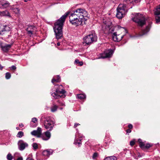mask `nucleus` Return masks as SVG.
I'll return each mask as SVG.
<instances>
[{
	"instance_id": "obj_1",
	"label": "nucleus",
	"mask_w": 160,
	"mask_h": 160,
	"mask_svg": "<svg viewBox=\"0 0 160 160\" xmlns=\"http://www.w3.org/2000/svg\"><path fill=\"white\" fill-rule=\"evenodd\" d=\"M88 12L85 9L78 8L71 12L69 17L70 22L76 26L82 24L84 20L86 21L88 18Z\"/></svg>"
},
{
	"instance_id": "obj_2",
	"label": "nucleus",
	"mask_w": 160,
	"mask_h": 160,
	"mask_svg": "<svg viewBox=\"0 0 160 160\" xmlns=\"http://www.w3.org/2000/svg\"><path fill=\"white\" fill-rule=\"evenodd\" d=\"M69 12H67L62 15L55 23L53 28L57 39H61L62 37V29L63 23L66 18L68 17Z\"/></svg>"
},
{
	"instance_id": "obj_3",
	"label": "nucleus",
	"mask_w": 160,
	"mask_h": 160,
	"mask_svg": "<svg viewBox=\"0 0 160 160\" xmlns=\"http://www.w3.org/2000/svg\"><path fill=\"white\" fill-rule=\"evenodd\" d=\"M41 122L43 124V126L46 129L49 131H51L52 129L55 122L52 120L50 117H42Z\"/></svg>"
},
{
	"instance_id": "obj_4",
	"label": "nucleus",
	"mask_w": 160,
	"mask_h": 160,
	"mask_svg": "<svg viewBox=\"0 0 160 160\" xmlns=\"http://www.w3.org/2000/svg\"><path fill=\"white\" fill-rule=\"evenodd\" d=\"M117 10L116 17L119 19L124 17L128 11L126 5L124 4H119Z\"/></svg>"
},
{
	"instance_id": "obj_5",
	"label": "nucleus",
	"mask_w": 160,
	"mask_h": 160,
	"mask_svg": "<svg viewBox=\"0 0 160 160\" xmlns=\"http://www.w3.org/2000/svg\"><path fill=\"white\" fill-rule=\"evenodd\" d=\"M97 37L94 31H92L84 38V42L87 44H89L97 41Z\"/></svg>"
},
{
	"instance_id": "obj_6",
	"label": "nucleus",
	"mask_w": 160,
	"mask_h": 160,
	"mask_svg": "<svg viewBox=\"0 0 160 160\" xmlns=\"http://www.w3.org/2000/svg\"><path fill=\"white\" fill-rule=\"evenodd\" d=\"M132 20L140 26H143L145 23L146 20L144 16L139 13L136 14L135 17L132 18Z\"/></svg>"
},
{
	"instance_id": "obj_7",
	"label": "nucleus",
	"mask_w": 160,
	"mask_h": 160,
	"mask_svg": "<svg viewBox=\"0 0 160 160\" xmlns=\"http://www.w3.org/2000/svg\"><path fill=\"white\" fill-rule=\"evenodd\" d=\"M11 28L8 26L0 25V36L7 37L9 36L8 34L10 31Z\"/></svg>"
},
{
	"instance_id": "obj_8",
	"label": "nucleus",
	"mask_w": 160,
	"mask_h": 160,
	"mask_svg": "<svg viewBox=\"0 0 160 160\" xmlns=\"http://www.w3.org/2000/svg\"><path fill=\"white\" fill-rule=\"evenodd\" d=\"M113 53L112 50H106L103 53L100 54L99 58H104L111 57Z\"/></svg>"
},
{
	"instance_id": "obj_9",
	"label": "nucleus",
	"mask_w": 160,
	"mask_h": 160,
	"mask_svg": "<svg viewBox=\"0 0 160 160\" xmlns=\"http://www.w3.org/2000/svg\"><path fill=\"white\" fill-rule=\"evenodd\" d=\"M18 149L20 151H23L28 146V144L22 140H20L18 143Z\"/></svg>"
},
{
	"instance_id": "obj_10",
	"label": "nucleus",
	"mask_w": 160,
	"mask_h": 160,
	"mask_svg": "<svg viewBox=\"0 0 160 160\" xmlns=\"http://www.w3.org/2000/svg\"><path fill=\"white\" fill-rule=\"evenodd\" d=\"M26 31L27 32V34L30 36H31L36 32L37 28L33 25H28L26 29Z\"/></svg>"
},
{
	"instance_id": "obj_11",
	"label": "nucleus",
	"mask_w": 160,
	"mask_h": 160,
	"mask_svg": "<svg viewBox=\"0 0 160 160\" xmlns=\"http://www.w3.org/2000/svg\"><path fill=\"white\" fill-rule=\"evenodd\" d=\"M156 23H159L160 22V5L156 9L154 12Z\"/></svg>"
},
{
	"instance_id": "obj_12",
	"label": "nucleus",
	"mask_w": 160,
	"mask_h": 160,
	"mask_svg": "<svg viewBox=\"0 0 160 160\" xmlns=\"http://www.w3.org/2000/svg\"><path fill=\"white\" fill-rule=\"evenodd\" d=\"M152 23V22L151 21H150L149 22L148 25L146 27L145 29L142 30L141 32H139L138 36H142L143 35L147 34L150 30Z\"/></svg>"
},
{
	"instance_id": "obj_13",
	"label": "nucleus",
	"mask_w": 160,
	"mask_h": 160,
	"mask_svg": "<svg viewBox=\"0 0 160 160\" xmlns=\"http://www.w3.org/2000/svg\"><path fill=\"white\" fill-rule=\"evenodd\" d=\"M56 91L53 93H52V96L55 98H59L61 97V96L59 95V92H60V90L58 88V87L59 88H60V87H62V85L58 86V85H55Z\"/></svg>"
},
{
	"instance_id": "obj_14",
	"label": "nucleus",
	"mask_w": 160,
	"mask_h": 160,
	"mask_svg": "<svg viewBox=\"0 0 160 160\" xmlns=\"http://www.w3.org/2000/svg\"><path fill=\"white\" fill-rule=\"evenodd\" d=\"M31 134L38 138H40L42 135V129L41 128L38 127L36 130H33L31 132Z\"/></svg>"
},
{
	"instance_id": "obj_15",
	"label": "nucleus",
	"mask_w": 160,
	"mask_h": 160,
	"mask_svg": "<svg viewBox=\"0 0 160 160\" xmlns=\"http://www.w3.org/2000/svg\"><path fill=\"white\" fill-rule=\"evenodd\" d=\"M123 36H121L120 35H118L116 32H114L112 35V38L113 40L116 42H118L120 41L122 38Z\"/></svg>"
},
{
	"instance_id": "obj_16",
	"label": "nucleus",
	"mask_w": 160,
	"mask_h": 160,
	"mask_svg": "<svg viewBox=\"0 0 160 160\" xmlns=\"http://www.w3.org/2000/svg\"><path fill=\"white\" fill-rule=\"evenodd\" d=\"M0 45L2 50L4 52H7L11 48V44H6L3 45L2 42H0Z\"/></svg>"
},
{
	"instance_id": "obj_17",
	"label": "nucleus",
	"mask_w": 160,
	"mask_h": 160,
	"mask_svg": "<svg viewBox=\"0 0 160 160\" xmlns=\"http://www.w3.org/2000/svg\"><path fill=\"white\" fill-rule=\"evenodd\" d=\"M0 5L2 6L1 7H0V8H7L9 6L10 3L7 1H0Z\"/></svg>"
},
{
	"instance_id": "obj_18",
	"label": "nucleus",
	"mask_w": 160,
	"mask_h": 160,
	"mask_svg": "<svg viewBox=\"0 0 160 160\" xmlns=\"http://www.w3.org/2000/svg\"><path fill=\"white\" fill-rule=\"evenodd\" d=\"M0 16H5L8 18L11 17L10 13L7 10H5L2 12L0 11Z\"/></svg>"
},
{
	"instance_id": "obj_19",
	"label": "nucleus",
	"mask_w": 160,
	"mask_h": 160,
	"mask_svg": "<svg viewBox=\"0 0 160 160\" xmlns=\"http://www.w3.org/2000/svg\"><path fill=\"white\" fill-rule=\"evenodd\" d=\"M52 150H44L42 152V154L43 156L48 157L50 155L52 154Z\"/></svg>"
},
{
	"instance_id": "obj_20",
	"label": "nucleus",
	"mask_w": 160,
	"mask_h": 160,
	"mask_svg": "<svg viewBox=\"0 0 160 160\" xmlns=\"http://www.w3.org/2000/svg\"><path fill=\"white\" fill-rule=\"evenodd\" d=\"M10 9L12 10L15 13H18L20 12V9L18 8H14L11 6Z\"/></svg>"
},
{
	"instance_id": "obj_21",
	"label": "nucleus",
	"mask_w": 160,
	"mask_h": 160,
	"mask_svg": "<svg viewBox=\"0 0 160 160\" xmlns=\"http://www.w3.org/2000/svg\"><path fill=\"white\" fill-rule=\"evenodd\" d=\"M56 79H55V77H54L52 79V82L53 83L54 82H59L60 81V78L59 75L56 76Z\"/></svg>"
},
{
	"instance_id": "obj_22",
	"label": "nucleus",
	"mask_w": 160,
	"mask_h": 160,
	"mask_svg": "<svg viewBox=\"0 0 160 160\" xmlns=\"http://www.w3.org/2000/svg\"><path fill=\"white\" fill-rule=\"evenodd\" d=\"M44 135L47 138V139H46V140H48L51 137V133L48 130V131L44 132Z\"/></svg>"
},
{
	"instance_id": "obj_23",
	"label": "nucleus",
	"mask_w": 160,
	"mask_h": 160,
	"mask_svg": "<svg viewBox=\"0 0 160 160\" xmlns=\"http://www.w3.org/2000/svg\"><path fill=\"white\" fill-rule=\"evenodd\" d=\"M117 158L116 157L112 156L106 157L104 159V160H117Z\"/></svg>"
},
{
	"instance_id": "obj_24",
	"label": "nucleus",
	"mask_w": 160,
	"mask_h": 160,
	"mask_svg": "<svg viewBox=\"0 0 160 160\" xmlns=\"http://www.w3.org/2000/svg\"><path fill=\"white\" fill-rule=\"evenodd\" d=\"M86 96L84 94H79L77 95V97L78 98L82 99L86 98Z\"/></svg>"
},
{
	"instance_id": "obj_25",
	"label": "nucleus",
	"mask_w": 160,
	"mask_h": 160,
	"mask_svg": "<svg viewBox=\"0 0 160 160\" xmlns=\"http://www.w3.org/2000/svg\"><path fill=\"white\" fill-rule=\"evenodd\" d=\"M58 107L56 105H54L51 108V111L52 112L56 111Z\"/></svg>"
},
{
	"instance_id": "obj_26",
	"label": "nucleus",
	"mask_w": 160,
	"mask_h": 160,
	"mask_svg": "<svg viewBox=\"0 0 160 160\" xmlns=\"http://www.w3.org/2000/svg\"><path fill=\"white\" fill-rule=\"evenodd\" d=\"M13 158V157L10 153H9L7 155V159L8 160H12Z\"/></svg>"
},
{
	"instance_id": "obj_27",
	"label": "nucleus",
	"mask_w": 160,
	"mask_h": 160,
	"mask_svg": "<svg viewBox=\"0 0 160 160\" xmlns=\"http://www.w3.org/2000/svg\"><path fill=\"white\" fill-rule=\"evenodd\" d=\"M81 139L79 140L76 139L74 142V143L75 144H78L79 146L81 144Z\"/></svg>"
},
{
	"instance_id": "obj_28",
	"label": "nucleus",
	"mask_w": 160,
	"mask_h": 160,
	"mask_svg": "<svg viewBox=\"0 0 160 160\" xmlns=\"http://www.w3.org/2000/svg\"><path fill=\"white\" fill-rule=\"evenodd\" d=\"M23 132L22 131H20L18 133L17 137L19 138H21L23 136Z\"/></svg>"
},
{
	"instance_id": "obj_29",
	"label": "nucleus",
	"mask_w": 160,
	"mask_h": 160,
	"mask_svg": "<svg viewBox=\"0 0 160 160\" xmlns=\"http://www.w3.org/2000/svg\"><path fill=\"white\" fill-rule=\"evenodd\" d=\"M33 149L36 150L38 148V145L36 143H34L32 144Z\"/></svg>"
},
{
	"instance_id": "obj_30",
	"label": "nucleus",
	"mask_w": 160,
	"mask_h": 160,
	"mask_svg": "<svg viewBox=\"0 0 160 160\" xmlns=\"http://www.w3.org/2000/svg\"><path fill=\"white\" fill-rule=\"evenodd\" d=\"M139 146L142 148H145V144L142 142H140Z\"/></svg>"
},
{
	"instance_id": "obj_31",
	"label": "nucleus",
	"mask_w": 160,
	"mask_h": 160,
	"mask_svg": "<svg viewBox=\"0 0 160 160\" xmlns=\"http://www.w3.org/2000/svg\"><path fill=\"white\" fill-rule=\"evenodd\" d=\"M11 76L10 73L9 72H7L6 73L5 75V77L7 79H9Z\"/></svg>"
},
{
	"instance_id": "obj_32",
	"label": "nucleus",
	"mask_w": 160,
	"mask_h": 160,
	"mask_svg": "<svg viewBox=\"0 0 160 160\" xmlns=\"http://www.w3.org/2000/svg\"><path fill=\"white\" fill-rule=\"evenodd\" d=\"M98 154L97 152H95L93 153L92 155V158L93 159H94L98 157Z\"/></svg>"
},
{
	"instance_id": "obj_33",
	"label": "nucleus",
	"mask_w": 160,
	"mask_h": 160,
	"mask_svg": "<svg viewBox=\"0 0 160 160\" xmlns=\"http://www.w3.org/2000/svg\"><path fill=\"white\" fill-rule=\"evenodd\" d=\"M143 155V154L141 155L139 153H138L137 155V156H136L135 157H134V158L135 159H138V158L142 157Z\"/></svg>"
},
{
	"instance_id": "obj_34",
	"label": "nucleus",
	"mask_w": 160,
	"mask_h": 160,
	"mask_svg": "<svg viewBox=\"0 0 160 160\" xmlns=\"http://www.w3.org/2000/svg\"><path fill=\"white\" fill-rule=\"evenodd\" d=\"M151 145L149 143H148L146 145L145 144V148L148 149L150 148Z\"/></svg>"
},
{
	"instance_id": "obj_35",
	"label": "nucleus",
	"mask_w": 160,
	"mask_h": 160,
	"mask_svg": "<svg viewBox=\"0 0 160 160\" xmlns=\"http://www.w3.org/2000/svg\"><path fill=\"white\" fill-rule=\"evenodd\" d=\"M41 137L42 138V139L43 140H46V141L47 140H46V139H47V138L46 137H45V135H42V134L41 136Z\"/></svg>"
},
{
	"instance_id": "obj_36",
	"label": "nucleus",
	"mask_w": 160,
	"mask_h": 160,
	"mask_svg": "<svg viewBox=\"0 0 160 160\" xmlns=\"http://www.w3.org/2000/svg\"><path fill=\"white\" fill-rule=\"evenodd\" d=\"M135 144V141L134 140L131 141L130 142V144L131 146H132L134 145Z\"/></svg>"
},
{
	"instance_id": "obj_37",
	"label": "nucleus",
	"mask_w": 160,
	"mask_h": 160,
	"mask_svg": "<svg viewBox=\"0 0 160 160\" xmlns=\"http://www.w3.org/2000/svg\"><path fill=\"white\" fill-rule=\"evenodd\" d=\"M10 68L11 70H15L16 69V67L14 65L12 66L11 67H10Z\"/></svg>"
},
{
	"instance_id": "obj_38",
	"label": "nucleus",
	"mask_w": 160,
	"mask_h": 160,
	"mask_svg": "<svg viewBox=\"0 0 160 160\" xmlns=\"http://www.w3.org/2000/svg\"><path fill=\"white\" fill-rule=\"evenodd\" d=\"M37 121V119L35 118H34L32 119V122L35 123Z\"/></svg>"
},
{
	"instance_id": "obj_39",
	"label": "nucleus",
	"mask_w": 160,
	"mask_h": 160,
	"mask_svg": "<svg viewBox=\"0 0 160 160\" xmlns=\"http://www.w3.org/2000/svg\"><path fill=\"white\" fill-rule=\"evenodd\" d=\"M66 92V91L63 89H62L61 91L60 90L59 93L64 94Z\"/></svg>"
},
{
	"instance_id": "obj_40",
	"label": "nucleus",
	"mask_w": 160,
	"mask_h": 160,
	"mask_svg": "<svg viewBox=\"0 0 160 160\" xmlns=\"http://www.w3.org/2000/svg\"><path fill=\"white\" fill-rule=\"evenodd\" d=\"M79 125H80V124H79V123H75L74 124V128L77 127Z\"/></svg>"
},
{
	"instance_id": "obj_41",
	"label": "nucleus",
	"mask_w": 160,
	"mask_h": 160,
	"mask_svg": "<svg viewBox=\"0 0 160 160\" xmlns=\"http://www.w3.org/2000/svg\"><path fill=\"white\" fill-rule=\"evenodd\" d=\"M17 160H23V159L22 157H20L18 158Z\"/></svg>"
},
{
	"instance_id": "obj_42",
	"label": "nucleus",
	"mask_w": 160,
	"mask_h": 160,
	"mask_svg": "<svg viewBox=\"0 0 160 160\" xmlns=\"http://www.w3.org/2000/svg\"><path fill=\"white\" fill-rule=\"evenodd\" d=\"M132 125L131 124H129L128 125V127L130 129H132Z\"/></svg>"
},
{
	"instance_id": "obj_43",
	"label": "nucleus",
	"mask_w": 160,
	"mask_h": 160,
	"mask_svg": "<svg viewBox=\"0 0 160 160\" xmlns=\"http://www.w3.org/2000/svg\"><path fill=\"white\" fill-rule=\"evenodd\" d=\"M127 133H129L131 132V131L130 129H128L126 130Z\"/></svg>"
},
{
	"instance_id": "obj_44",
	"label": "nucleus",
	"mask_w": 160,
	"mask_h": 160,
	"mask_svg": "<svg viewBox=\"0 0 160 160\" xmlns=\"http://www.w3.org/2000/svg\"><path fill=\"white\" fill-rule=\"evenodd\" d=\"M26 160H34V159L30 157L27 158Z\"/></svg>"
},
{
	"instance_id": "obj_45",
	"label": "nucleus",
	"mask_w": 160,
	"mask_h": 160,
	"mask_svg": "<svg viewBox=\"0 0 160 160\" xmlns=\"http://www.w3.org/2000/svg\"><path fill=\"white\" fill-rule=\"evenodd\" d=\"M79 62V60L78 59H76L75 61V63L77 64Z\"/></svg>"
},
{
	"instance_id": "obj_46",
	"label": "nucleus",
	"mask_w": 160,
	"mask_h": 160,
	"mask_svg": "<svg viewBox=\"0 0 160 160\" xmlns=\"http://www.w3.org/2000/svg\"><path fill=\"white\" fill-rule=\"evenodd\" d=\"M78 64H79V65L80 66H82L83 64V63L82 62H79Z\"/></svg>"
},
{
	"instance_id": "obj_47",
	"label": "nucleus",
	"mask_w": 160,
	"mask_h": 160,
	"mask_svg": "<svg viewBox=\"0 0 160 160\" xmlns=\"http://www.w3.org/2000/svg\"><path fill=\"white\" fill-rule=\"evenodd\" d=\"M19 127H20L22 128V127H23V124H22L21 123V124H19Z\"/></svg>"
},
{
	"instance_id": "obj_48",
	"label": "nucleus",
	"mask_w": 160,
	"mask_h": 160,
	"mask_svg": "<svg viewBox=\"0 0 160 160\" xmlns=\"http://www.w3.org/2000/svg\"><path fill=\"white\" fill-rule=\"evenodd\" d=\"M62 106H65V104L64 103H63V102H61V103L60 104Z\"/></svg>"
},
{
	"instance_id": "obj_49",
	"label": "nucleus",
	"mask_w": 160,
	"mask_h": 160,
	"mask_svg": "<svg viewBox=\"0 0 160 160\" xmlns=\"http://www.w3.org/2000/svg\"><path fill=\"white\" fill-rule=\"evenodd\" d=\"M138 142H139V143H140V142H142V140L141 139H138Z\"/></svg>"
},
{
	"instance_id": "obj_50",
	"label": "nucleus",
	"mask_w": 160,
	"mask_h": 160,
	"mask_svg": "<svg viewBox=\"0 0 160 160\" xmlns=\"http://www.w3.org/2000/svg\"><path fill=\"white\" fill-rule=\"evenodd\" d=\"M3 68V67L0 64V69H2Z\"/></svg>"
},
{
	"instance_id": "obj_51",
	"label": "nucleus",
	"mask_w": 160,
	"mask_h": 160,
	"mask_svg": "<svg viewBox=\"0 0 160 160\" xmlns=\"http://www.w3.org/2000/svg\"><path fill=\"white\" fill-rule=\"evenodd\" d=\"M57 45H58V46H59L60 45V42H58V43H57Z\"/></svg>"
},
{
	"instance_id": "obj_52",
	"label": "nucleus",
	"mask_w": 160,
	"mask_h": 160,
	"mask_svg": "<svg viewBox=\"0 0 160 160\" xmlns=\"http://www.w3.org/2000/svg\"><path fill=\"white\" fill-rule=\"evenodd\" d=\"M16 129H17V130H19V128L18 127H17L16 128Z\"/></svg>"
},
{
	"instance_id": "obj_53",
	"label": "nucleus",
	"mask_w": 160,
	"mask_h": 160,
	"mask_svg": "<svg viewBox=\"0 0 160 160\" xmlns=\"http://www.w3.org/2000/svg\"><path fill=\"white\" fill-rule=\"evenodd\" d=\"M17 153H15V155Z\"/></svg>"
}]
</instances>
